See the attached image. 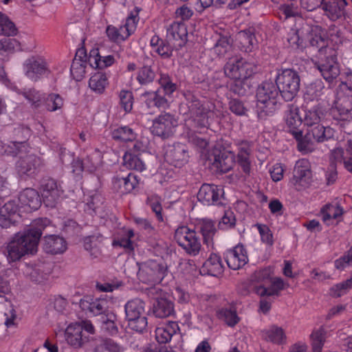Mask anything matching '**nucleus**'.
Instances as JSON below:
<instances>
[{"mask_svg": "<svg viewBox=\"0 0 352 352\" xmlns=\"http://www.w3.org/2000/svg\"><path fill=\"white\" fill-rule=\"evenodd\" d=\"M6 203L0 210V226L3 228H10L21 219L20 212H29L37 210L41 204V200L38 192L31 188L21 191L17 199Z\"/></svg>", "mask_w": 352, "mask_h": 352, "instance_id": "1", "label": "nucleus"}, {"mask_svg": "<svg viewBox=\"0 0 352 352\" xmlns=\"http://www.w3.org/2000/svg\"><path fill=\"white\" fill-rule=\"evenodd\" d=\"M41 235V227H32L15 234L6 246L5 256L8 263L16 262L26 255L36 254Z\"/></svg>", "mask_w": 352, "mask_h": 352, "instance_id": "2", "label": "nucleus"}, {"mask_svg": "<svg viewBox=\"0 0 352 352\" xmlns=\"http://www.w3.org/2000/svg\"><path fill=\"white\" fill-rule=\"evenodd\" d=\"M188 111L183 113L185 116L184 121L187 126L196 129H208L210 121L216 113L214 105L209 102H201L192 97V100L186 103Z\"/></svg>", "mask_w": 352, "mask_h": 352, "instance_id": "3", "label": "nucleus"}, {"mask_svg": "<svg viewBox=\"0 0 352 352\" xmlns=\"http://www.w3.org/2000/svg\"><path fill=\"white\" fill-rule=\"evenodd\" d=\"M279 94L273 82H264L257 89L256 111L258 116L263 119L272 116L279 108Z\"/></svg>", "mask_w": 352, "mask_h": 352, "instance_id": "4", "label": "nucleus"}, {"mask_svg": "<svg viewBox=\"0 0 352 352\" xmlns=\"http://www.w3.org/2000/svg\"><path fill=\"white\" fill-rule=\"evenodd\" d=\"M6 152L12 155H19L16 168L21 175H31L39 165V159L30 153L26 142H12L8 146Z\"/></svg>", "mask_w": 352, "mask_h": 352, "instance_id": "5", "label": "nucleus"}, {"mask_svg": "<svg viewBox=\"0 0 352 352\" xmlns=\"http://www.w3.org/2000/svg\"><path fill=\"white\" fill-rule=\"evenodd\" d=\"M300 79L296 71L285 69L278 72L276 85L278 92L285 101L292 100L300 89Z\"/></svg>", "mask_w": 352, "mask_h": 352, "instance_id": "6", "label": "nucleus"}, {"mask_svg": "<svg viewBox=\"0 0 352 352\" xmlns=\"http://www.w3.org/2000/svg\"><path fill=\"white\" fill-rule=\"evenodd\" d=\"M145 304L140 298L129 300L125 306V314L129 327L137 332H142L147 326V319L144 316Z\"/></svg>", "mask_w": 352, "mask_h": 352, "instance_id": "7", "label": "nucleus"}, {"mask_svg": "<svg viewBox=\"0 0 352 352\" xmlns=\"http://www.w3.org/2000/svg\"><path fill=\"white\" fill-rule=\"evenodd\" d=\"M225 74L235 80L242 81L253 74V65L241 57L234 56L228 59L224 66Z\"/></svg>", "mask_w": 352, "mask_h": 352, "instance_id": "8", "label": "nucleus"}, {"mask_svg": "<svg viewBox=\"0 0 352 352\" xmlns=\"http://www.w3.org/2000/svg\"><path fill=\"white\" fill-rule=\"evenodd\" d=\"M175 239L190 255L196 256L201 250V242L196 232L187 226H181L175 230Z\"/></svg>", "mask_w": 352, "mask_h": 352, "instance_id": "9", "label": "nucleus"}, {"mask_svg": "<svg viewBox=\"0 0 352 352\" xmlns=\"http://www.w3.org/2000/svg\"><path fill=\"white\" fill-rule=\"evenodd\" d=\"M113 305V298L107 295L97 298L85 296L80 301V308L86 313L94 316L99 315L102 316L107 314L112 308Z\"/></svg>", "mask_w": 352, "mask_h": 352, "instance_id": "10", "label": "nucleus"}, {"mask_svg": "<svg viewBox=\"0 0 352 352\" xmlns=\"http://www.w3.org/2000/svg\"><path fill=\"white\" fill-rule=\"evenodd\" d=\"M311 170L309 162L306 159L298 160L294 166L293 177L289 184L297 190H302L311 182Z\"/></svg>", "mask_w": 352, "mask_h": 352, "instance_id": "11", "label": "nucleus"}, {"mask_svg": "<svg viewBox=\"0 0 352 352\" xmlns=\"http://www.w3.org/2000/svg\"><path fill=\"white\" fill-rule=\"evenodd\" d=\"M0 82L12 91L21 95L32 109L41 107L43 99V94L34 88H24L19 90L6 76L3 67H0Z\"/></svg>", "mask_w": 352, "mask_h": 352, "instance_id": "12", "label": "nucleus"}, {"mask_svg": "<svg viewBox=\"0 0 352 352\" xmlns=\"http://www.w3.org/2000/svg\"><path fill=\"white\" fill-rule=\"evenodd\" d=\"M177 125V119L173 115L164 113L153 120L151 131L155 135L166 138L173 134Z\"/></svg>", "mask_w": 352, "mask_h": 352, "instance_id": "13", "label": "nucleus"}, {"mask_svg": "<svg viewBox=\"0 0 352 352\" xmlns=\"http://www.w3.org/2000/svg\"><path fill=\"white\" fill-rule=\"evenodd\" d=\"M23 72L32 81H37L42 76L48 73L45 59L40 55L28 57L23 63Z\"/></svg>", "mask_w": 352, "mask_h": 352, "instance_id": "14", "label": "nucleus"}, {"mask_svg": "<svg viewBox=\"0 0 352 352\" xmlns=\"http://www.w3.org/2000/svg\"><path fill=\"white\" fill-rule=\"evenodd\" d=\"M164 275V267L157 261L149 260L142 263L138 276L144 283L155 284L161 282Z\"/></svg>", "mask_w": 352, "mask_h": 352, "instance_id": "15", "label": "nucleus"}, {"mask_svg": "<svg viewBox=\"0 0 352 352\" xmlns=\"http://www.w3.org/2000/svg\"><path fill=\"white\" fill-rule=\"evenodd\" d=\"M208 160L212 167L221 173L230 170L234 164V154L229 151L213 149L209 153Z\"/></svg>", "mask_w": 352, "mask_h": 352, "instance_id": "16", "label": "nucleus"}, {"mask_svg": "<svg viewBox=\"0 0 352 352\" xmlns=\"http://www.w3.org/2000/svg\"><path fill=\"white\" fill-rule=\"evenodd\" d=\"M333 106L340 115H346L352 110V88L346 83L342 82L338 86Z\"/></svg>", "mask_w": 352, "mask_h": 352, "instance_id": "17", "label": "nucleus"}, {"mask_svg": "<svg viewBox=\"0 0 352 352\" xmlns=\"http://www.w3.org/2000/svg\"><path fill=\"white\" fill-rule=\"evenodd\" d=\"M166 161L175 167H182L188 162L189 154L187 146L177 143L166 147L164 154Z\"/></svg>", "mask_w": 352, "mask_h": 352, "instance_id": "18", "label": "nucleus"}, {"mask_svg": "<svg viewBox=\"0 0 352 352\" xmlns=\"http://www.w3.org/2000/svg\"><path fill=\"white\" fill-rule=\"evenodd\" d=\"M223 189L213 184H203L198 192L197 198L204 205L219 204L223 196Z\"/></svg>", "mask_w": 352, "mask_h": 352, "instance_id": "19", "label": "nucleus"}, {"mask_svg": "<svg viewBox=\"0 0 352 352\" xmlns=\"http://www.w3.org/2000/svg\"><path fill=\"white\" fill-rule=\"evenodd\" d=\"M343 208L338 202L329 203L323 206L320 211V217L327 226H336L342 221Z\"/></svg>", "mask_w": 352, "mask_h": 352, "instance_id": "20", "label": "nucleus"}, {"mask_svg": "<svg viewBox=\"0 0 352 352\" xmlns=\"http://www.w3.org/2000/svg\"><path fill=\"white\" fill-rule=\"evenodd\" d=\"M112 184L116 191L124 195L130 193L138 188L140 179L137 175L130 173L126 175H117L113 178Z\"/></svg>", "mask_w": 352, "mask_h": 352, "instance_id": "21", "label": "nucleus"}, {"mask_svg": "<svg viewBox=\"0 0 352 352\" xmlns=\"http://www.w3.org/2000/svg\"><path fill=\"white\" fill-rule=\"evenodd\" d=\"M225 259L230 269L236 270L243 267L248 261L247 252L243 245H238L228 250Z\"/></svg>", "mask_w": 352, "mask_h": 352, "instance_id": "22", "label": "nucleus"}, {"mask_svg": "<svg viewBox=\"0 0 352 352\" xmlns=\"http://www.w3.org/2000/svg\"><path fill=\"white\" fill-rule=\"evenodd\" d=\"M62 194L63 190L55 180L48 179L43 183L42 196L47 206L54 207Z\"/></svg>", "mask_w": 352, "mask_h": 352, "instance_id": "23", "label": "nucleus"}, {"mask_svg": "<svg viewBox=\"0 0 352 352\" xmlns=\"http://www.w3.org/2000/svg\"><path fill=\"white\" fill-rule=\"evenodd\" d=\"M321 75L328 82H331L340 74V68L334 54H331L325 60H321L317 64Z\"/></svg>", "mask_w": 352, "mask_h": 352, "instance_id": "24", "label": "nucleus"}, {"mask_svg": "<svg viewBox=\"0 0 352 352\" xmlns=\"http://www.w3.org/2000/svg\"><path fill=\"white\" fill-rule=\"evenodd\" d=\"M65 337L67 343L74 349L81 348L89 340L88 337L82 335V327L77 322L67 326Z\"/></svg>", "mask_w": 352, "mask_h": 352, "instance_id": "25", "label": "nucleus"}, {"mask_svg": "<svg viewBox=\"0 0 352 352\" xmlns=\"http://www.w3.org/2000/svg\"><path fill=\"white\" fill-rule=\"evenodd\" d=\"M284 118L286 125L289 129V132L294 137H298L300 135V129L299 127L302 125V122L299 108L294 104L287 105Z\"/></svg>", "mask_w": 352, "mask_h": 352, "instance_id": "26", "label": "nucleus"}, {"mask_svg": "<svg viewBox=\"0 0 352 352\" xmlns=\"http://www.w3.org/2000/svg\"><path fill=\"white\" fill-rule=\"evenodd\" d=\"M188 36L186 26L183 23L174 22L166 30V38L168 41L173 43L175 46L184 45Z\"/></svg>", "mask_w": 352, "mask_h": 352, "instance_id": "27", "label": "nucleus"}, {"mask_svg": "<svg viewBox=\"0 0 352 352\" xmlns=\"http://www.w3.org/2000/svg\"><path fill=\"white\" fill-rule=\"evenodd\" d=\"M263 339L275 344L281 345L287 342L285 330L277 325H272L263 329L261 332Z\"/></svg>", "mask_w": 352, "mask_h": 352, "instance_id": "28", "label": "nucleus"}, {"mask_svg": "<svg viewBox=\"0 0 352 352\" xmlns=\"http://www.w3.org/2000/svg\"><path fill=\"white\" fill-rule=\"evenodd\" d=\"M223 272V265L221 257L216 254H211L200 269L202 275L217 276Z\"/></svg>", "mask_w": 352, "mask_h": 352, "instance_id": "29", "label": "nucleus"}, {"mask_svg": "<svg viewBox=\"0 0 352 352\" xmlns=\"http://www.w3.org/2000/svg\"><path fill=\"white\" fill-rule=\"evenodd\" d=\"M67 248L66 241L58 235H49L44 238L43 249L52 254L63 253Z\"/></svg>", "mask_w": 352, "mask_h": 352, "instance_id": "30", "label": "nucleus"}, {"mask_svg": "<svg viewBox=\"0 0 352 352\" xmlns=\"http://www.w3.org/2000/svg\"><path fill=\"white\" fill-rule=\"evenodd\" d=\"M179 330L177 322L169 321L162 324L155 329V339L161 344H165L170 341L173 336Z\"/></svg>", "mask_w": 352, "mask_h": 352, "instance_id": "31", "label": "nucleus"}, {"mask_svg": "<svg viewBox=\"0 0 352 352\" xmlns=\"http://www.w3.org/2000/svg\"><path fill=\"white\" fill-rule=\"evenodd\" d=\"M270 286L260 285L255 288L256 292L261 296L278 295L279 292L287 287L289 285L279 277L272 278L270 282Z\"/></svg>", "mask_w": 352, "mask_h": 352, "instance_id": "32", "label": "nucleus"}, {"mask_svg": "<svg viewBox=\"0 0 352 352\" xmlns=\"http://www.w3.org/2000/svg\"><path fill=\"white\" fill-rule=\"evenodd\" d=\"M114 57L111 55L102 56L99 54L98 50H93L90 52L88 58L89 64L96 69H104L113 64Z\"/></svg>", "mask_w": 352, "mask_h": 352, "instance_id": "33", "label": "nucleus"}, {"mask_svg": "<svg viewBox=\"0 0 352 352\" xmlns=\"http://www.w3.org/2000/svg\"><path fill=\"white\" fill-rule=\"evenodd\" d=\"M174 312V305L172 301L165 298H157L154 304L153 313L157 318H166Z\"/></svg>", "mask_w": 352, "mask_h": 352, "instance_id": "34", "label": "nucleus"}, {"mask_svg": "<svg viewBox=\"0 0 352 352\" xmlns=\"http://www.w3.org/2000/svg\"><path fill=\"white\" fill-rule=\"evenodd\" d=\"M109 84L108 78L104 73L96 72L89 78V87L96 94H102Z\"/></svg>", "mask_w": 352, "mask_h": 352, "instance_id": "35", "label": "nucleus"}, {"mask_svg": "<svg viewBox=\"0 0 352 352\" xmlns=\"http://www.w3.org/2000/svg\"><path fill=\"white\" fill-rule=\"evenodd\" d=\"M304 122L308 126L320 124L324 117V111L320 106H314L305 110Z\"/></svg>", "mask_w": 352, "mask_h": 352, "instance_id": "36", "label": "nucleus"}, {"mask_svg": "<svg viewBox=\"0 0 352 352\" xmlns=\"http://www.w3.org/2000/svg\"><path fill=\"white\" fill-rule=\"evenodd\" d=\"M324 85L321 80H316L309 84L304 94V98L307 101L318 100L324 94Z\"/></svg>", "mask_w": 352, "mask_h": 352, "instance_id": "37", "label": "nucleus"}, {"mask_svg": "<svg viewBox=\"0 0 352 352\" xmlns=\"http://www.w3.org/2000/svg\"><path fill=\"white\" fill-rule=\"evenodd\" d=\"M311 127L312 128L309 133H310L312 135L313 140L316 142H324L331 139L334 135V131L331 127H326L319 124Z\"/></svg>", "mask_w": 352, "mask_h": 352, "instance_id": "38", "label": "nucleus"}, {"mask_svg": "<svg viewBox=\"0 0 352 352\" xmlns=\"http://www.w3.org/2000/svg\"><path fill=\"white\" fill-rule=\"evenodd\" d=\"M345 6L342 2L333 1L324 3L322 8L331 21H336L344 15Z\"/></svg>", "mask_w": 352, "mask_h": 352, "instance_id": "39", "label": "nucleus"}, {"mask_svg": "<svg viewBox=\"0 0 352 352\" xmlns=\"http://www.w3.org/2000/svg\"><path fill=\"white\" fill-rule=\"evenodd\" d=\"M237 39L240 43L241 50L245 52H250L256 45V40L254 35L250 31H241L237 34Z\"/></svg>", "mask_w": 352, "mask_h": 352, "instance_id": "40", "label": "nucleus"}, {"mask_svg": "<svg viewBox=\"0 0 352 352\" xmlns=\"http://www.w3.org/2000/svg\"><path fill=\"white\" fill-rule=\"evenodd\" d=\"M123 164L129 169L142 172L146 169V164L137 155L126 152L123 157Z\"/></svg>", "mask_w": 352, "mask_h": 352, "instance_id": "41", "label": "nucleus"}, {"mask_svg": "<svg viewBox=\"0 0 352 352\" xmlns=\"http://www.w3.org/2000/svg\"><path fill=\"white\" fill-rule=\"evenodd\" d=\"M112 137L117 140L132 142L136 139L137 133L131 127L122 126L112 131Z\"/></svg>", "mask_w": 352, "mask_h": 352, "instance_id": "42", "label": "nucleus"}, {"mask_svg": "<svg viewBox=\"0 0 352 352\" xmlns=\"http://www.w3.org/2000/svg\"><path fill=\"white\" fill-rule=\"evenodd\" d=\"M250 153V145L247 142L241 143L239 146L238 162L246 173H250V162L249 160Z\"/></svg>", "mask_w": 352, "mask_h": 352, "instance_id": "43", "label": "nucleus"}, {"mask_svg": "<svg viewBox=\"0 0 352 352\" xmlns=\"http://www.w3.org/2000/svg\"><path fill=\"white\" fill-rule=\"evenodd\" d=\"M140 10L141 9L138 7H135L131 10L126 19L124 25H122L124 30L129 34V36L136 30L138 23L140 20L139 14Z\"/></svg>", "mask_w": 352, "mask_h": 352, "instance_id": "44", "label": "nucleus"}, {"mask_svg": "<svg viewBox=\"0 0 352 352\" xmlns=\"http://www.w3.org/2000/svg\"><path fill=\"white\" fill-rule=\"evenodd\" d=\"M217 317L229 327L235 326L240 320L236 311L233 308H221L217 313Z\"/></svg>", "mask_w": 352, "mask_h": 352, "instance_id": "45", "label": "nucleus"}, {"mask_svg": "<svg viewBox=\"0 0 352 352\" xmlns=\"http://www.w3.org/2000/svg\"><path fill=\"white\" fill-rule=\"evenodd\" d=\"M87 62L77 55L75 56L70 68V72L76 81L81 80L86 73Z\"/></svg>", "mask_w": 352, "mask_h": 352, "instance_id": "46", "label": "nucleus"}, {"mask_svg": "<svg viewBox=\"0 0 352 352\" xmlns=\"http://www.w3.org/2000/svg\"><path fill=\"white\" fill-rule=\"evenodd\" d=\"M273 274V268L269 266L255 271L251 277V280L253 282L261 283V285L265 286L272 279Z\"/></svg>", "mask_w": 352, "mask_h": 352, "instance_id": "47", "label": "nucleus"}, {"mask_svg": "<svg viewBox=\"0 0 352 352\" xmlns=\"http://www.w3.org/2000/svg\"><path fill=\"white\" fill-rule=\"evenodd\" d=\"M199 226L205 242L208 245L211 244L216 232L213 221L210 219H202L199 222Z\"/></svg>", "mask_w": 352, "mask_h": 352, "instance_id": "48", "label": "nucleus"}, {"mask_svg": "<svg viewBox=\"0 0 352 352\" xmlns=\"http://www.w3.org/2000/svg\"><path fill=\"white\" fill-rule=\"evenodd\" d=\"M155 73L148 65H145L138 69L135 78L140 85L148 84L154 80Z\"/></svg>", "mask_w": 352, "mask_h": 352, "instance_id": "49", "label": "nucleus"}, {"mask_svg": "<svg viewBox=\"0 0 352 352\" xmlns=\"http://www.w3.org/2000/svg\"><path fill=\"white\" fill-rule=\"evenodd\" d=\"M64 105V99L58 94H50L45 100L47 111L54 112L60 110Z\"/></svg>", "mask_w": 352, "mask_h": 352, "instance_id": "50", "label": "nucleus"}, {"mask_svg": "<svg viewBox=\"0 0 352 352\" xmlns=\"http://www.w3.org/2000/svg\"><path fill=\"white\" fill-rule=\"evenodd\" d=\"M14 24L4 14L0 12V36H11L16 34Z\"/></svg>", "mask_w": 352, "mask_h": 352, "instance_id": "51", "label": "nucleus"}, {"mask_svg": "<svg viewBox=\"0 0 352 352\" xmlns=\"http://www.w3.org/2000/svg\"><path fill=\"white\" fill-rule=\"evenodd\" d=\"M325 331L323 329L315 330L311 334V340L314 352H321L325 342Z\"/></svg>", "mask_w": 352, "mask_h": 352, "instance_id": "52", "label": "nucleus"}, {"mask_svg": "<svg viewBox=\"0 0 352 352\" xmlns=\"http://www.w3.org/2000/svg\"><path fill=\"white\" fill-rule=\"evenodd\" d=\"M298 142V149L299 151L307 153L312 151L314 149L313 138H311V134L308 133L305 136H302V133L300 131V135L298 137H294Z\"/></svg>", "mask_w": 352, "mask_h": 352, "instance_id": "53", "label": "nucleus"}, {"mask_svg": "<svg viewBox=\"0 0 352 352\" xmlns=\"http://www.w3.org/2000/svg\"><path fill=\"white\" fill-rule=\"evenodd\" d=\"M21 49L20 43L15 38L0 40V54L6 55Z\"/></svg>", "mask_w": 352, "mask_h": 352, "instance_id": "54", "label": "nucleus"}, {"mask_svg": "<svg viewBox=\"0 0 352 352\" xmlns=\"http://www.w3.org/2000/svg\"><path fill=\"white\" fill-rule=\"evenodd\" d=\"M106 33L109 38L115 42H120L129 37V34L120 26L116 28L113 25H109L107 28Z\"/></svg>", "mask_w": 352, "mask_h": 352, "instance_id": "55", "label": "nucleus"}, {"mask_svg": "<svg viewBox=\"0 0 352 352\" xmlns=\"http://www.w3.org/2000/svg\"><path fill=\"white\" fill-rule=\"evenodd\" d=\"M94 352H122V347L112 340H104L98 344Z\"/></svg>", "mask_w": 352, "mask_h": 352, "instance_id": "56", "label": "nucleus"}, {"mask_svg": "<svg viewBox=\"0 0 352 352\" xmlns=\"http://www.w3.org/2000/svg\"><path fill=\"white\" fill-rule=\"evenodd\" d=\"M116 316L112 312H109L101 317L102 329L110 334H115L118 329L115 323Z\"/></svg>", "mask_w": 352, "mask_h": 352, "instance_id": "57", "label": "nucleus"}, {"mask_svg": "<svg viewBox=\"0 0 352 352\" xmlns=\"http://www.w3.org/2000/svg\"><path fill=\"white\" fill-rule=\"evenodd\" d=\"M134 236V232L132 230L129 229L123 231V236L121 238H118L116 240H114L113 242V245L114 246L119 245L120 247L124 248L127 250H133V245L131 241V238Z\"/></svg>", "mask_w": 352, "mask_h": 352, "instance_id": "58", "label": "nucleus"}, {"mask_svg": "<svg viewBox=\"0 0 352 352\" xmlns=\"http://www.w3.org/2000/svg\"><path fill=\"white\" fill-rule=\"evenodd\" d=\"M352 287V276L342 283L336 284L331 288L330 294L332 296L340 297L345 294Z\"/></svg>", "mask_w": 352, "mask_h": 352, "instance_id": "59", "label": "nucleus"}, {"mask_svg": "<svg viewBox=\"0 0 352 352\" xmlns=\"http://www.w3.org/2000/svg\"><path fill=\"white\" fill-rule=\"evenodd\" d=\"M255 227L259 232L262 242L272 246L274 243V238L270 229L266 225L259 223L256 224Z\"/></svg>", "mask_w": 352, "mask_h": 352, "instance_id": "60", "label": "nucleus"}, {"mask_svg": "<svg viewBox=\"0 0 352 352\" xmlns=\"http://www.w3.org/2000/svg\"><path fill=\"white\" fill-rule=\"evenodd\" d=\"M208 300V295L193 292L191 294L190 304L197 309H203L207 306Z\"/></svg>", "mask_w": 352, "mask_h": 352, "instance_id": "61", "label": "nucleus"}, {"mask_svg": "<svg viewBox=\"0 0 352 352\" xmlns=\"http://www.w3.org/2000/svg\"><path fill=\"white\" fill-rule=\"evenodd\" d=\"M161 89H157L155 92L146 93L148 100H151L153 104L157 107H165L167 106V100L163 96Z\"/></svg>", "mask_w": 352, "mask_h": 352, "instance_id": "62", "label": "nucleus"}, {"mask_svg": "<svg viewBox=\"0 0 352 352\" xmlns=\"http://www.w3.org/2000/svg\"><path fill=\"white\" fill-rule=\"evenodd\" d=\"M147 203L155 213L157 219L160 221H163V217L162 214V208L161 206L160 198L157 195H151L148 197Z\"/></svg>", "mask_w": 352, "mask_h": 352, "instance_id": "63", "label": "nucleus"}, {"mask_svg": "<svg viewBox=\"0 0 352 352\" xmlns=\"http://www.w3.org/2000/svg\"><path fill=\"white\" fill-rule=\"evenodd\" d=\"M120 104L126 112H130L133 107V94L129 91L122 90L120 93Z\"/></svg>", "mask_w": 352, "mask_h": 352, "instance_id": "64", "label": "nucleus"}]
</instances>
